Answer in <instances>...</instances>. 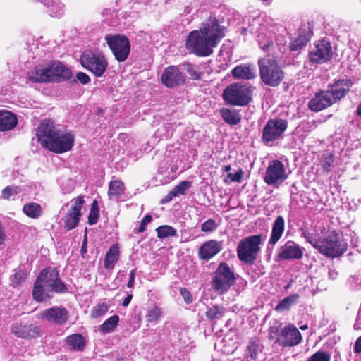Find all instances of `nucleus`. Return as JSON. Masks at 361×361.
<instances>
[{
    "mask_svg": "<svg viewBox=\"0 0 361 361\" xmlns=\"http://www.w3.org/2000/svg\"><path fill=\"white\" fill-rule=\"evenodd\" d=\"M221 114L224 121L230 125H236L241 120V115L235 109H222Z\"/></svg>",
    "mask_w": 361,
    "mask_h": 361,
    "instance_id": "obj_31",
    "label": "nucleus"
},
{
    "mask_svg": "<svg viewBox=\"0 0 361 361\" xmlns=\"http://www.w3.org/2000/svg\"><path fill=\"white\" fill-rule=\"evenodd\" d=\"M223 98L227 104L243 106L249 103L251 94L249 88L246 86L234 83L225 89Z\"/></svg>",
    "mask_w": 361,
    "mask_h": 361,
    "instance_id": "obj_9",
    "label": "nucleus"
},
{
    "mask_svg": "<svg viewBox=\"0 0 361 361\" xmlns=\"http://www.w3.org/2000/svg\"><path fill=\"white\" fill-rule=\"evenodd\" d=\"M124 184L119 180H111L109 185L108 195L110 199L119 197L124 192Z\"/></svg>",
    "mask_w": 361,
    "mask_h": 361,
    "instance_id": "obj_32",
    "label": "nucleus"
},
{
    "mask_svg": "<svg viewBox=\"0 0 361 361\" xmlns=\"http://www.w3.org/2000/svg\"><path fill=\"white\" fill-rule=\"evenodd\" d=\"M334 103L331 94L326 91H320L317 93L313 98L309 102L308 106L311 111H320Z\"/></svg>",
    "mask_w": 361,
    "mask_h": 361,
    "instance_id": "obj_19",
    "label": "nucleus"
},
{
    "mask_svg": "<svg viewBox=\"0 0 361 361\" xmlns=\"http://www.w3.org/2000/svg\"><path fill=\"white\" fill-rule=\"evenodd\" d=\"M68 317V312L66 308L61 307H53L46 309L40 312L39 315V318L59 325L66 323Z\"/></svg>",
    "mask_w": 361,
    "mask_h": 361,
    "instance_id": "obj_16",
    "label": "nucleus"
},
{
    "mask_svg": "<svg viewBox=\"0 0 361 361\" xmlns=\"http://www.w3.org/2000/svg\"><path fill=\"white\" fill-rule=\"evenodd\" d=\"M309 40L310 35H302V31H300L298 37L292 41L290 49L291 51H298L305 46Z\"/></svg>",
    "mask_w": 361,
    "mask_h": 361,
    "instance_id": "obj_37",
    "label": "nucleus"
},
{
    "mask_svg": "<svg viewBox=\"0 0 361 361\" xmlns=\"http://www.w3.org/2000/svg\"><path fill=\"white\" fill-rule=\"evenodd\" d=\"M334 162V157L331 154H327L323 156L322 158V168L325 172H329V169Z\"/></svg>",
    "mask_w": 361,
    "mask_h": 361,
    "instance_id": "obj_48",
    "label": "nucleus"
},
{
    "mask_svg": "<svg viewBox=\"0 0 361 361\" xmlns=\"http://www.w3.org/2000/svg\"><path fill=\"white\" fill-rule=\"evenodd\" d=\"M285 229L284 219L281 216H278L274 221L271 237L269 243L275 245L281 238Z\"/></svg>",
    "mask_w": 361,
    "mask_h": 361,
    "instance_id": "obj_26",
    "label": "nucleus"
},
{
    "mask_svg": "<svg viewBox=\"0 0 361 361\" xmlns=\"http://www.w3.org/2000/svg\"><path fill=\"white\" fill-rule=\"evenodd\" d=\"M132 298H133V295L128 294L127 295V297L123 300V301L122 302V305L123 307H127L129 305V303L130 302Z\"/></svg>",
    "mask_w": 361,
    "mask_h": 361,
    "instance_id": "obj_59",
    "label": "nucleus"
},
{
    "mask_svg": "<svg viewBox=\"0 0 361 361\" xmlns=\"http://www.w3.org/2000/svg\"><path fill=\"white\" fill-rule=\"evenodd\" d=\"M64 285L59 278L55 269L47 268L42 270L35 283L32 295L35 300L42 302L51 297V292H62Z\"/></svg>",
    "mask_w": 361,
    "mask_h": 361,
    "instance_id": "obj_4",
    "label": "nucleus"
},
{
    "mask_svg": "<svg viewBox=\"0 0 361 361\" xmlns=\"http://www.w3.org/2000/svg\"><path fill=\"white\" fill-rule=\"evenodd\" d=\"M307 329V325H303L300 326L301 330H306Z\"/></svg>",
    "mask_w": 361,
    "mask_h": 361,
    "instance_id": "obj_63",
    "label": "nucleus"
},
{
    "mask_svg": "<svg viewBox=\"0 0 361 361\" xmlns=\"http://www.w3.org/2000/svg\"><path fill=\"white\" fill-rule=\"evenodd\" d=\"M50 67L51 82L66 80L72 75L71 71L60 62H54L50 64Z\"/></svg>",
    "mask_w": 361,
    "mask_h": 361,
    "instance_id": "obj_24",
    "label": "nucleus"
},
{
    "mask_svg": "<svg viewBox=\"0 0 361 361\" xmlns=\"http://www.w3.org/2000/svg\"><path fill=\"white\" fill-rule=\"evenodd\" d=\"M75 185V183L72 179H68L65 180L61 185V190L64 194H68L71 192Z\"/></svg>",
    "mask_w": 361,
    "mask_h": 361,
    "instance_id": "obj_49",
    "label": "nucleus"
},
{
    "mask_svg": "<svg viewBox=\"0 0 361 361\" xmlns=\"http://www.w3.org/2000/svg\"><path fill=\"white\" fill-rule=\"evenodd\" d=\"M20 192V188L18 186L11 185L5 188L1 192V197L3 199H9L13 195Z\"/></svg>",
    "mask_w": 361,
    "mask_h": 361,
    "instance_id": "obj_43",
    "label": "nucleus"
},
{
    "mask_svg": "<svg viewBox=\"0 0 361 361\" xmlns=\"http://www.w3.org/2000/svg\"><path fill=\"white\" fill-rule=\"evenodd\" d=\"M161 82L167 87H173L184 82V76L176 66H169L161 75Z\"/></svg>",
    "mask_w": 361,
    "mask_h": 361,
    "instance_id": "obj_18",
    "label": "nucleus"
},
{
    "mask_svg": "<svg viewBox=\"0 0 361 361\" xmlns=\"http://www.w3.org/2000/svg\"><path fill=\"white\" fill-rule=\"evenodd\" d=\"M23 212L32 219L39 218L42 214V207L36 202L27 203L23 206Z\"/></svg>",
    "mask_w": 361,
    "mask_h": 361,
    "instance_id": "obj_34",
    "label": "nucleus"
},
{
    "mask_svg": "<svg viewBox=\"0 0 361 361\" xmlns=\"http://www.w3.org/2000/svg\"><path fill=\"white\" fill-rule=\"evenodd\" d=\"M25 279V273L22 270L17 271L11 278L13 286L15 287L20 286Z\"/></svg>",
    "mask_w": 361,
    "mask_h": 361,
    "instance_id": "obj_46",
    "label": "nucleus"
},
{
    "mask_svg": "<svg viewBox=\"0 0 361 361\" xmlns=\"http://www.w3.org/2000/svg\"><path fill=\"white\" fill-rule=\"evenodd\" d=\"M222 249L221 242L215 240H210L200 247L198 255L201 259L208 260L219 253Z\"/></svg>",
    "mask_w": 361,
    "mask_h": 361,
    "instance_id": "obj_22",
    "label": "nucleus"
},
{
    "mask_svg": "<svg viewBox=\"0 0 361 361\" xmlns=\"http://www.w3.org/2000/svg\"><path fill=\"white\" fill-rule=\"evenodd\" d=\"M191 187V183L187 180L181 181L178 185H176L172 191L176 195H184L185 192Z\"/></svg>",
    "mask_w": 361,
    "mask_h": 361,
    "instance_id": "obj_42",
    "label": "nucleus"
},
{
    "mask_svg": "<svg viewBox=\"0 0 361 361\" xmlns=\"http://www.w3.org/2000/svg\"><path fill=\"white\" fill-rule=\"evenodd\" d=\"M275 330V328L272 327L270 329V331H269V334L271 335V337H274V336L272 335V334H276V331H274Z\"/></svg>",
    "mask_w": 361,
    "mask_h": 361,
    "instance_id": "obj_61",
    "label": "nucleus"
},
{
    "mask_svg": "<svg viewBox=\"0 0 361 361\" xmlns=\"http://www.w3.org/2000/svg\"><path fill=\"white\" fill-rule=\"evenodd\" d=\"M85 203L83 197L79 196L71 201V208L64 218L65 226L68 230L75 228L81 216V208Z\"/></svg>",
    "mask_w": 361,
    "mask_h": 361,
    "instance_id": "obj_15",
    "label": "nucleus"
},
{
    "mask_svg": "<svg viewBox=\"0 0 361 361\" xmlns=\"http://www.w3.org/2000/svg\"><path fill=\"white\" fill-rule=\"evenodd\" d=\"M11 332L17 337L31 339L40 336V328L29 321H20L12 324Z\"/></svg>",
    "mask_w": 361,
    "mask_h": 361,
    "instance_id": "obj_13",
    "label": "nucleus"
},
{
    "mask_svg": "<svg viewBox=\"0 0 361 361\" xmlns=\"http://www.w3.org/2000/svg\"><path fill=\"white\" fill-rule=\"evenodd\" d=\"M262 352V345L260 341L257 338H252L246 349V357L255 360L259 353Z\"/></svg>",
    "mask_w": 361,
    "mask_h": 361,
    "instance_id": "obj_33",
    "label": "nucleus"
},
{
    "mask_svg": "<svg viewBox=\"0 0 361 361\" xmlns=\"http://www.w3.org/2000/svg\"><path fill=\"white\" fill-rule=\"evenodd\" d=\"M287 126V121L284 119L275 118L268 121L262 131V141L267 145H269L280 139Z\"/></svg>",
    "mask_w": 361,
    "mask_h": 361,
    "instance_id": "obj_12",
    "label": "nucleus"
},
{
    "mask_svg": "<svg viewBox=\"0 0 361 361\" xmlns=\"http://www.w3.org/2000/svg\"><path fill=\"white\" fill-rule=\"evenodd\" d=\"M50 71V64L47 66L37 67L28 73L27 79L32 82H51Z\"/></svg>",
    "mask_w": 361,
    "mask_h": 361,
    "instance_id": "obj_23",
    "label": "nucleus"
},
{
    "mask_svg": "<svg viewBox=\"0 0 361 361\" xmlns=\"http://www.w3.org/2000/svg\"><path fill=\"white\" fill-rule=\"evenodd\" d=\"M119 317L118 315H113L107 319L100 326V331L103 334H108L114 330L118 326Z\"/></svg>",
    "mask_w": 361,
    "mask_h": 361,
    "instance_id": "obj_36",
    "label": "nucleus"
},
{
    "mask_svg": "<svg viewBox=\"0 0 361 361\" xmlns=\"http://www.w3.org/2000/svg\"><path fill=\"white\" fill-rule=\"evenodd\" d=\"M298 298L299 295L298 294H293L283 298L276 307V310L282 312L288 310L297 302Z\"/></svg>",
    "mask_w": 361,
    "mask_h": 361,
    "instance_id": "obj_35",
    "label": "nucleus"
},
{
    "mask_svg": "<svg viewBox=\"0 0 361 361\" xmlns=\"http://www.w3.org/2000/svg\"><path fill=\"white\" fill-rule=\"evenodd\" d=\"M288 177L284 164L279 160H273L266 169L264 180L269 185L277 187Z\"/></svg>",
    "mask_w": 361,
    "mask_h": 361,
    "instance_id": "obj_11",
    "label": "nucleus"
},
{
    "mask_svg": "<svg viewBox=\"0 0 361 361\" xmlns=\"http://www.w3.org/2000/svg\"><path fill=\"white\" fill-rule=\"evenodd\" d=\"M180 294L186 303L189 304V303L192 302V295H191L190 293L187 289L181 288Z\"/></svg>",
    "mask_w": 361,
    "mask_h": 361,
    "instance_id": "obj_52",
    "label": "nucleus"
},
{
    "mask_svg": "<svg viewBox=\"0 0 361 361\" xmlns=\"http://www.w3.org/2000/svg\"><path fill=\"white\" fill-rule=\"evenodd\" d=\"M232 75L235 79L251 80L257 76V71L254 65L241 64L232 70Z\"/></svg>",
    "mask_w": 361,
    "mask_h": 361,
    "instance_id": "obj_25",
    "label": "nucleus"
},
{
    "mask_svg": "<svg viewBox=\"0 0 361 361\" xmlns=\"http://www.w3.org/2000/svg\"><path fill=\"white\" fill-rule=\"evenodd\" d=\"M303 235L315 249L327 257H338L345 251L347 247L346 244L340 240L339 235L334 231L330 232L322 239L317 231L304 232Z\"/></svg>",
    "mask_w": 361,
    "mask_h": 361,
    "instance_id": "obj_3",
    "label": "nucleus"
},
{
    "mask_svg": "<svg viewBox=\"0 0 361 361\" xmlns=\"http://www.w3.org/2000/svg\"><path fill=\"white\" fill-rule=\"evenodd\" d=\"M331 356L324 351H318L313 354L307 361H330Z\"/></svg>",
    "mask_w": 361,
    "mask_h": 361,
    "instance_id": "obj_44",
    "label": "nucleus"
},
{
    "mask_svg": "<svg viewBox=\"0 0 361 361\" xmlns=\"http://www.w3.org/2000/svg\"><path fill=\"white\" fill-rule=\"evenodd\" d=\"M157 237L165 238L169 236H174L176 234V229L168 225L160 226L156 229Z\"/></svg>",
    "mask_w": 361,
    "mask_h": 361,
    "instance_id": "obj_38",
    "label": "nucleus"
},
{
    "mask_svg": "<svg viewBox=\"0 0 361 361\" xmlns=\"http://www.w3.org/2000/svg\"><path fill=\"white\" fill-rule=\"evenodd\" d=\"M181 68L183 71H187L192 78L196 79L199 78V73L195 66L186 63L181 66Z\"/></svg>",
    "mask_w": 361,
    "mask_h": 361,
    "instance_id": "obj_45",
    "label": "nucleus"
},
{
    "mask_svg": "<svg viewBox=\"0 0 361 361\" xmlns=\"http://www.w3.org/2000/svg\"><path fill=\"white\" fill-rule=\"evenodd\" d=\"M230 170H231V166H229V165L225 166L224 167V171H229Z\"/></svg>",
    "mask_w": 361,
    "mask_h": 361,
    "instance_id": "obj_62",
    "label": "nucleus"
},
{
    "mask_svg": "<svg viewBox=\"0 0 361 361\" xmlns=\"http://www.w3.org/2000/svg\"><path fill=\"white\" fill-rule=\"evenodd\" d=\"M224 36L225 28L219 25L215 18L210 17L200 24L199 30L190 32L185 47L190 53L198 56H208L213 53V49Z\"/></svg>",
    "mask_w": 361,
    "mask_h": 361,
    "instance_id": "obj_1",
    "label": "nucleus"
},
{
    "mask_svg": "<svg viewBox=\"0 0 361 361\" xmlns=\"http://www.w3.org/2000/svg\"><path fill=\"white\" fill-rule=\"evenodd\" d=\"M333 54L330 43L326 40L315 42L310 51L309 58L312 62L322 63L329 60Z\"/></svg>",
    "mask_w": 361,
    "mask_h": 361,
    "instance_id": "obj_14",
    "label": "nucleus"
},
{
    "mask_svg": "<svg viewBox=\"0 0 361 361\" xmlns=\"http://www.w3.org/2000/svg\"><path fill=\"white\" fill-rule=\"evenodd\" d=\"M151 221H152V216L150 215H146L140 224V226L139 227V232H144L146 229L147 225Z\"/></svg>",
    "mask_w": 361,
    "mask_h": 361,
    "instance_id": "obj_53",
    "label": "nucleus"
},
{
    "mask_svg": "<svg viewBox=\"0 0 361 361\" xmlns=\"http://www.w3.org/2000/svg\"><path fill=\"white\" fill-rule=\"evenodd\" d=\"M47 6L49 15L60 18L64 14L65 6L59 0H39Z\"/></svg>",
    "mask_w": 361,
    "mask_h": 361,
    "instance_id": "obj_27",
    "label": "nucleus"
},
{
    "mask_svg": "<svg viewBox=\"0 0 361 361\" xmlns=\"http://www.w3.org/2000/svg\"><path fill=\"white\" fill-rule=\"evenodd\" d=\"M66 343L68 348L71 350L82 351L85 347V340L84 337L78 334L68 336L66 339Z\"/></svg>",
    "mask_w": 361,
    "mask_h": 361,
    "instance_id": "obj_29",
    "label": "nucleus"
},
{
    "mask_svg": "<svg viewBox=\"0 0 361 361\" xmlns=\"http://www.w3.org/2000/svg\"><path fill=\"white\" fill-rule=\"evenodd\" d=\"M18 123L14 114L8 111H0V131L13 129Z\"/></svg>",
    "mask_w": 361,
    "mask_h": 361,
    "instance_id": "obj_28",
    "label": "nucleus"
},
{
    "mask_svg": "<svg viewBox=\"0 0 361 361\" xmlns=\"http://www.w3.org/2000/svg\"><path fill=\"white\" fill-rule=\"evenodd\" d=\"M99 218V208L96 200L93 202L91 206L90 212L88 217L89 224L93 225L97 222Z\"/></svg>",
    "mask_w": 361,
    "mask_h": 361,
    "instance_id": "obj_41",
    "label": "nucleus"
},
{
    "mask_svg": "<svg viewBox=\"0 0 361 361\" xmlns=\"http://www.w3.org/2000/svg\"><path fill=\"white\" fill-rule=\"evenodd\" d=\"M224 314V309L222 306L214 305L208 309L206 316L209 319H219Z\"/></svg>",
    "mask_w": 361,
    "mask_h": 361,
    "instance_id": "obj_39",
    "label": "nucleus"
},
{
    "mask_svg": "<svg viewBox=\"0 0 361 361\" xmlns=\"http://www.w3.org/2000/svg\"><path fill=\"white\" fill-rule=\"evenodd\" d=\"M81 65L96 77H101L108 67V61L104 54L96 50H85L80 56Z\"/></svg>",
    "mask_w": 361,
    "mask_h": 361,
    "instance_id": "obj_5",
    "label": "nucleus"
},
{
    "mask_svg": "<svg viewBox=\"0 0 361 361\" xmlns=\"http://www.w3.org/2000/svg\"><path fill=\"white\" fill-rule=\"evenodd\" d=\"M302 250L293 241L286 242L281 247L278 257L280 259H298L302 257Z\"/></svg>",
    "mask_w": 361,
    "mask_h": 361,
    "instance_id": "obj_20",
    "label": "nucleus"
},
{
    "mask_svg": "<svg viewBox=\"0 0 361 361\" xmlns=\"http://www.w3.org/2000/svg\"><path fill=\"white\" fill-rule=\"evenodd\" d=\"M104 39L116 61L123 62L128 59L130 44L124 35L109 34Z\"/></svg>",
    "mask_w": 361,
    "mask_h": 361,
    "instance_id": "obj_8",
    "label": "nucleus"
},
{
    "mask_svg": "<svg viewBox=\"0 0 361 361\" xmlns=\"http://www.w3.org/2000/svg\"><path fill=\"white\" fill-rule=\"evenodd\" d=\"M176 197V195L174 194V192L171 190L169 192V194L165 197V198L163 200L164 202H167L173 200V197Z\"/></svg>",
    "mask_w": 361,
    "mask_h": 361,
    "instance_id": "obj_58",
    "label": "nucleus"
},
{
    "mask_svg": "<svg viewBox=\"0 0 361 361\" xmlns=\"http://www.w3.org/2000/svg\"><path fill=\"white\" fill-rule=\"evenodd\" d=\"M107 310L108 306L104 303H102L94 307L92 310L91 314L93 317H98L106 313Z\"/></svg>",
    "mask_w": 361,
    "mask_h": 361,
    "instance_id": "obj_47",
    "label": "nucleus"
},
{
    "mask_svg": "<svg viewBox=\"0 0 361 361\" xmlns=\"http://www.w3.org/2000/svg\"><path fill=\"white\" fill-rule=\"evenodd\" d=\"M259 44L260 48L264 51H269V48L274 45L271 39L264 37H259Z\"/></svg>",
    "mask_w": 361,
    "mask_h": 361,
    "instance_id": "obj_51",
    "label": "nucleus"
},
{
    "mask_svg": "<svg viewBox=\"0 0 361 361\" xmlns=\"http://www.w3.org/2000/svg\"><path fill=\"white\" fill-rule=\"evenodd\" d=\"M355 351L357 353H361V336L358 337L355 342Z\"/></svg>",
    "mask_w": 361,
    "mask_h": 361,
    "instance_id": "obj_57",
    "label": "nucleus"
},
{
    "mask_svg": "<svg viewBox=\"0 0 361 361\" xmlns=\"http://www.w3.org/2000/svg\"><path fill=\"white\" fill-rule=\"evenodd\" d=\"M216 224L213 219H208L204 222L201 226V230L203 232H211L216 229Z\"/></svg>",
    "mask_w": 361,
    "mask_h": 361,
    "instance_id": "obj_50",
    "label": "nucleus"
},
{
    "mask_svg": "<svg viewBox=\"0 0 361 361\" xmlns=\"http://www.w3.org/2000/svg\"><path fill=\"white\" fill-rule=\"evenodd\" d=\"M228 178L233 182H240L242 178V171H239L234 173H230L228 174Z\"/></svg>",
    "mask_w": 361,
    "mask_h": 361,
    "instance_id": "obj_54",
    "label": "nucleus"
},
{
    "mask_svg": "<svg viewBox=\"0 0 361 361\" xmlns=\"http://www.w3.org/2000/svg\"><path fill=\"white\" fill-rule=\"evenodd\" d=\"M119 259V248L117 245H113L108 250L104 258V267L112 269Z\"/></svg>",
    "mask_w": 361,
    "mask_h": 361,
    "instance_id": "obj_30",
    "label": "nucleus"
},
{
    "mask_svg": "<svg viewBox=\"0 0 361 361\" xmlns=\"http://www.w3.org/2000/svg\"><path fill=\"white\" fill-rule=\"evenodd\" d=\"M357 114L359 116H361V104H360V105L357 107Z\"/></svg>",
    "mask_w": 361,
    "mask_h": 361,
    "instance_id": "obj_60",
    "label": "nucleus"
},
{
    "mask_svg": "<svg viewBox=\"0 0 361 361\" xmlns=\"http://www.w3.org/2000/svg\"><path fill=\"white\" fill-rule=\"evenodd\" d=\"M262 81L270 86H277L283 78V73L274 59L264 58L259 60Z\"/></svg>",
    "mask_w": 361,
    "mask_h": 361,
    "instance_id": "obj_7",
    "label": "nucleus"
},
{
    "mask_svg": "<svg viewBox=\"0 0 361 361\" xmlns=\"http://www.w3.org/2000/svg\"><path fill=\"white\" fill-rule=\"evenodd\" d=\"M355 329H360V327L359 326V324L357 322H356L355 324Z\"/></svg>",
    "mask_w": 361,
    "mask_h": 361,
    "instance_id": "obj_64",
    "label": "nucleus"
},
{
    "mask_svg": "<svg viewBox=\"0 0 361 361\" xmlns=\"http://www.w3.org/2000/svg\"><path fill=\"white\" fill-rule=\"evenodd\" d=\"M234 281V274L228 265L226 263H221L212 279V288L215 291L222 294L229 289Z\"/></svg>",
    "mask_w": 361,
    "mask_h": 361,
    "instance_id": "obj_10",
    "label": "nucleus"
},
{
    "mask_svg": "<svg viewBox=\"0 0 361 361\" xmlns=\"http://www.w3.org/2000/svg\"><path fill=\"white\" fill-rule=\"evenodd\" d=\"M351 82L348 79H343L336 81L332 85H329L327 92L331 94V97L334 99V103L343 98L351 87Z\"/></svg>",
    "mask_w": 361,
    "mask_h": 361,
    "instance_id": "obj_21",
    "label": "nucleus"
},
{
    "mask_svg": "<svg viewBox=\"0 0 361 361\" xmlns=\"http://www.w3.org/2000/svg\"><path fill=\"white\" fill-rule=\"evenodd\" d=\"M161 316V310L159 307L154 306L147 310L146 314L147 321L149 323H157Z\"/></svg>",
    "mask_w": 361,
    "mask_h": 361,
    "instance_id": "obj_40",
    "label": "nucleus"
},
{
    "mask_svg": "<svg viewBox=\"0 0 361 361\" xmlns=\"http://www.w3.org/2000/svg\"><path fill=\"white\" fill-rule=\"evenodd\" d=\"M77 78L82 84H87L90 81V77L82 72H80L77 74Z\"/></svg>",
    "mask_w": 361,
    "mask_h": 361,
    "instance_id": "obj_55",
    "label": "nucleus"
},
{
    "mask_svg": "<svg viewBox=\"0 0 361 361\" xmlns=\"http://www.w3.org/2000/svg\"><path fill=\"white\" fill-rule=\"evenodd\" d=\"M37 136L44 148L58 154L71 150L75 142V136L71 131L57 129L48 121L41 122Z\"/></svg>",
    "mask_w": 361,
    "mask_h": 361,
    "instance_id": "obj_2",
    "label": "nucleus"
},
{
    "mask_svg": "<svg viewBox=\"0 0 361 361\" xmlns=\"http://www.w3.org/2000/svg\"><path fill=\"white\" fill-rule=\"evenodd\" d=\"M262 242L260 235L246 237L241 240L237 247L239 259L247 264H252L257 259Z\"/></svg>",
    "mask_w": 361,
    "mask_h": 361,
    "instance_id": "obj_6",
    "label": "nucleus"
},
{
    "mask_svg": "<svg viewBox=\"0 0 361 361\" xmlns=\"http://www.w3.org/2000/svg\"><path fill=\"white\" fill-rule=\"evenodd\" d=\"M135 270H132L130 272V278H129L128 282L127 283V287L129 288H133L134 283H135Z\"/></svg>",
    "mask_w": 361,
    "mask_h": 361,
    "instance_id": "obj_56",
    "label": "nucleus"
},
{
    "mask_svg": "<svg viewBox=\"0 0 361 361\" xmlns=\"http://www.w3.org/2000/svg\"><path fill=\"white\" fill-rule=\"evenodd\" d=\"M277 340L283 346H295L300 343L302 336L295 326L288 325L281 330Z\"/></svg>",
    "mask_w": 361,
    "mask_h": 361,
    "instance_id": "obj_17",
    "label": "nucleus"
}]
</instances>
